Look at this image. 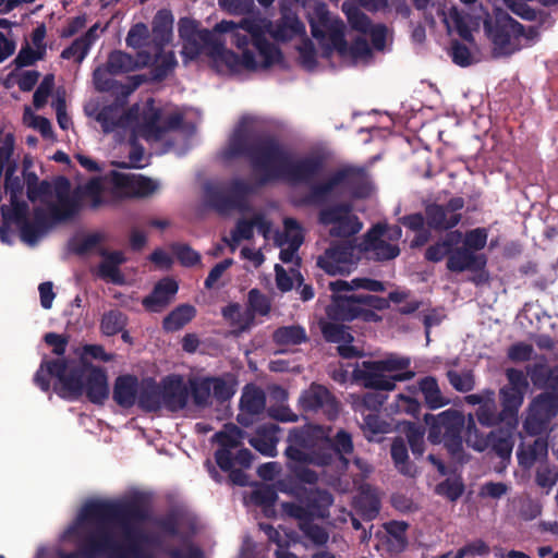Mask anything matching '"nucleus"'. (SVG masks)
<instances>
[{"label": "nucleus", "instance_id": "1", "mask_svg": "<svg viewBox=\"0 0 558 558\" xmlns=\"http://www.w3.org/2000/svg\"><path fill=\"white\" fill-rule=\"evenodd\" d=\"M226 156L230 159L246 158L252 169L259 174V186L280 180L292 185H307L308 191L293 199L295 207L323 206L333 196L342 194H348L352 199H364L372 193V184L364 168L344 166L324 181L316 182L326 166L322 155L293 159L290 150L275 136L256 135L244 128L234 130Z\"/></svg>", "mask_w": 558, "mask_h": 558}, {"label": "nucleus", "instance_id": "2", "mask_svg": "<svg viewBox=\"0 0 558 558\" xmlns=\"http://www.w3.org/2000/svg\"><path fill=\"white\" fill-rule=\"evenodd\" d=\"M49 377L57 378L53 390L64 400H80L85 395L89 402L101 405L109 398L106 371L84 359L44 360L34 375V383L40 390L48 392L51 387Z\"/></svg>", "mask_w": 558, "mask_h": 558}, {"label": "nucleus", "instance_id": "3", "mask_svg": "<svg viewBox=\"0 0 558 558\" xmlns=\"http://www.w3.org/2000/svg\"><path fill=\"white\" fill-rule=\"evenodd\" d=\"M80 517L83 521H101L116 524L122 532L121 549L124 558L137 551L146 541L141 524L148 519V511L138 499L125 501L93 500L86 502Z\"/></svg>", "mask_w": 558, "mask_h": 558}, {"label": "nucleus", "instance_id": "4", "mask_svg": "<svg viewBox=\"0 0 558 558\" xmlns=\"http://www.w3.org/2000/svg\"><path fill=\"white\" fill-rule=\"evenodd\" d=\"M323 429L318 426L294 427L288 434L284 454L288 468L302 483L314 485L318 474L310 465L327 466L333 462V454L318 446Z\"/></svg>", "mask_w": 558, "mask_h": 558}, {"label": "nucleus", "instance_id": "5", "mask_svg": "<svg viewBox=\"0 0 558 558\" xmlns=\"http://www.w3.org/2000/svg\"><path fill=\"white\" fill-rule=\"evenodd\" d=\"M410 365V357L391 354L384 360L356 363L352 377L365 388L391 391L396 388L397 381H407L415 376V373L409 369Z\"/></svg>", "mask_w": 558, "mask_h": 558}, {"label": "nucleus", "instance_id": "6", "mask_svg": "<svg viewBox=\"0 0 558 558\" xmlns=\"http://www.w3.org/2000/svg\"><path fill=\"white\" fill-rule=\"evenodd\" d=\"M332 292L330 304L326 307V315L330 320L350 323L360 319L365 323H378L381 317L376 311L389 308L385 298L368 293L330 289Z\"/></svg>", "mask_w": 558, "mask_h": 558}, {"label": "nucleus", "instance_id": "7", "mask_svg": "<svg viewBox=\"0 0 558 558\" xmlns=\"http://www.w3.org/2000/svg\"><path fill=\"white\" fill-rule=\"evenodd\" d=\"M461 242V231H449L425 250L424 257L430 263H439L446 258V268L450 272L484 271L487 256L484 253L471 252Z\"/></svg>", "mask_w": 558, "mask_h": 558}, {"label": "nucleus", "instance_id": "8", "mask_svg": "<svg viewBox=\"0 0 558 558\" xmlns=\"http://www.w3.org/2000/svg\"><path fill=\"white\" fill-rule=\"evenodd\" d=\"M428 440L434 445L442 444L451 457L463 452V440L466 441L468 416L457 410H446L438 415H426Z\"/></svg>", "mask_w": 558, "mask_h": 558}, {"label": "nucleus", "instance_id": "9", "mask_svg": "<svg viewBox=\"0 0 558 558\" xmlns=\"http://www.w3.org/2000/svg\"><path fill=\"white\" fill-rule=\"evenodd\" d=\"M253 193V185L240 178L232 179L228 183L216 182L204 185L205 204L219 215H228L233 210H246L247 197Z\"/></svg>", "mask_w": 558, "mask_h": 558}, {"label": "nucleus", "instance_id": "10", "mask_svg": "<svg viewBox=\"0 0 558 558\" xmlns=\"http://www.w3.org/2000/svg\"><path fill=\"white\" fill-rule=\"evenodd\" d=\"M235 31L241 35H246L248 44L252 43L257 50L262 58L260 68L267 69L282 59L281 50L266 38L265 27L256 20L243 19L239 24L223 20L215 26V32L230 34V37H232V32Z\"/></svg>", "mask_w": 558, "mask_h": 558}, {"label": "nucleus", "instance_id": "11", "mask_svg": "<svg viewBox=\"0 0 558 558\" xmlns=\"http://www.w3.org/2000/svg\"><path fill=\"white\" fill-rule=\"evenodd\" d=\"M244 437L243 429L233 423H227L211 438L214 442L218 444V449L215 451L217 465L223 472H229L230 482L238 486H246L248 483V476L242 470L233 468L232 451L242 446Z\"/></svg>", "mask_w": 558, "mask_h": 558}, {"label": "nucleus", "instance_id": "12", "mask_svg": "<svg viewBox=\"0 0 558 558\" xmlns=\"http://www.w3.org/2000/svg\"><path fill=\"white\" fill-rule=\"evenodd\" d=\"M230 43L242 51L241 56L230 49H227L225 43H222L217 35L204 52L216 64H223L231 72H236L241 68L248 71H255L260 68V64L255 58L254 51L248 48V38L246 35H241V33L236 31L232 32Z\"/></svg>", "mask_w": 558, "mask_h": 558}, {"label": "nucleus", "instance_id": "13", "mask_svg": "<svg viewBox=\"0 0 558 558\" xmlns=\"http://www.w3.org/2000/svg\"><path fill=\"white\" fill-rule=\"evenodd\" d=\"M517 427H500L486 435L480 433L472 414H468L466 445L478 452L489 450L502 461L510 460L514 446L513 430Z\"/></svg>", "mask_w": 558, "mask_h": 558}, {"label": "nucleus", "instance_id": "14", "mask_svg": "<svg viewBox=\"0 0 558 558\" xmlns=\"http://www.w3.org/2000/svg\"><path fill=\"white\" fill-rule=\"evenodd\" d=\"M484 28L494 44V51L498 56H511L520 50V38L523 25L511 17L507 12L498 10L495 20L486 19Z\"/></svg>", "mask_w": 558, "mask_h": 558}, {"label": "nucleus", "instance_id": "15", "mask_svg": "<svg viewBox=\"0 0 558 558\" xmlns=\"http://www.w3.org/2000/svg\"><path fill=\"white\" fill-rule=\"evenodd\" d=\"M83 522V520L80 518ZM87 524H95L80 541L83 558H124L121 544L114 538L108 522L84 521Z\"/></svg>", "mask_w": 558, "mask_h": 558}, {"label": "nucleus", "instance_id": "16", "mask_svg": "<svg viewBox=\"0 0 558 558\" xmlns=\"http://www.w3.org/2000/svg\"><path fill=\"white\" fill-rule=\"evenodd\" d=\"M318 222L331 226L329 234L333 238H351L357 234L363 225L359 217L352 214L353 206L349 202H337L319 206Z\"/></svg>", "mask_w": 558, "mask_h": 558}, {"label": "nucleus", "instance_id": "17", "mask_svg": "<svg viewBox=\"0 0 558 558\" xmlns=\"http://www.w3.org/2000/svg\"><path fill=\"white\" fill-rule=\"evenodd\" d=\"M355 252L351 241L333 243L317 258L316 265L330 276L349 275L359 260Z\"/></svg>", "mask_w": 558, "mask_h": 558}, {"label": "nucleus", "instance_id": "18", "mask_svg": "<svg viewBox=\"0 0 558 558\" xmlns=\"http://www.w3.org/2000/svg\"><path fill=\"white\" fill-rule=\"evenodd\" d=\"M80 191H72L70 180L64 175H59L56 185L57 202L47 203V208L51 213L54 221L62 223L72 220L82 209L80 202Z\"/></svg>", "mask_w": 558, "mask_h": 558}, {"label": "nucleus", "instance_id": "19", "mask_svg": "<svg viewBox=\"0 0 558 558\" xmlns=\"http://www.w3.org/2000/svg\"><path fill=\"white\" fill-rule=\"evenodd\" d=\"M197 21L182 17L178 23V32L183 40L182 54L190 60L197 59L209 46L216 34L209 29H201Z\"/></svg>", "mask_w": 558, "mask_h": 558}, {"label": "nucleus", "instance_id": "20", "mask_svg": "<svg viewBox=\"0 0 558 558\" xmlns=\"http://www.w3.org/2000/svg\"><path fill=\"white\" fill-rule=\"evenodd\" d=\"M465 205L464 198L451 197L446 204H429L425 207L426 223L435 231H453L462 219L459 213Z\"/></svg>", "mask_w": 558, "mask_h": 558}, {"label": "nucleus", "instance_id": "21", "mask_svg": "<svg viewBox=\"0 0 558 558\" xmlns=\"http://www.w3.org/2000/svg\"><path fill=\"white\" fill-rule=\"evenodd\" d=\"M558 413V398L550 393H539L530 403L524 421L525 432L532 436L542 434Z\"/></svg>", "mask_w": 558, "mask_h": 558}, {"label": "nucleus", "instance_id": "22", "mask_svg": "<svg viewBox=\"0 0 558 558\" xmlns=\"http://www.w3.org/2000/svg\"><path fill=\"white\" fill-rule=\"evenodd\" d=\"M299 405L305 413L322 412L329 421L337 418L339 402L336 397L323 385L313 383L299 398Z\"/></svg>", "mask_w": 558, "mask_h": 558}, {"label": "nucleus", "instance_id": "23", "mask_svg": "<svg viewBox=\"0 0 558 558\" xmlns=\"http://www.w3.org/2000/svg\"><path fill=\"white\" fill-rule=\"evenodd\" d=\"M465 403L470 405H478L474 416V422L483 427H495L500 423H505V417L497 409L495 390L487 388L477 393L466 395Z\"/></svg>", "mask_w": 558, "mask_h": 558}, {"label": "nucleus", "instance_id": "24", "mask_svg": "<svg viewBox=\"0 0 558 558\" xmlns=\"http://www.w3.org/2000/svg\"><path fill=\"white\" fill-rule=\"evenodd\" d=\"M190 391L181 375L171 374L161 379L162 408L178 412L187 405Z\"/></svg>", "mask_w": 558, "mask_h": 558}, {"label": "nucleus", "instance_id": "25", "mask_svg": "<svg viewBox=\"0 0 558 558\" xmlns=\"http://www.w3.org/2000/svg\"><path fill=\"white\" fill-rule=\"evenodd\" d=\"M281 508L288 517L299 521V529L313 544L317 546L327 544L329 534L326 529L313 523L315 518H311V514L304 511L299 504L282 502Z\"/></svg>", "mask_w": 558, "mask_h": 558}, {"label": "nucleus", "instance_id": "26", "mask_svg": "<svg viewBox=\"0 0 558 558\" xmlns=\"http://www.w3.org/2000/svg\"><path fill=\"white\" fill-rule=\"evenodd\" d=\"M385 227L374 226L364 236L360 251L369 254V258L377 262H385L396 258L400 254V248L396 244L383 240Z\"/></svg>", "mask_w": 558, "mask_h": 558}, {"label": "nucleus", "instance_id": "27", "mask_svg": "<svg viewBox=\"0 0 558 558\" xmlns=\"http://www.w3.org/2000/svg\"><path fill=\"white\" fill-rule=\"evenodd\" d=\"M153 57L148 51L141 50L133 57L122 50H113L109 53L106 64L111 75H120L147 66Z\"/></svg>", "mask_w": 558, "mask_h": 558}, {"label": "nucleus", "instance_id": "28", "mask_svg": "<svg viewBox=\"0 0 558 558\" xmlns=\"http://www.w3.org/2000/svg\"><path fill=\"white\" fill-rule=\"evenodd\" d=\"M178 289V282L173 278H162L155 284L150 294L143 299V306L149 312L159 313L169 305Z\"/></svg>", "mask_w": 558, "mask_h": 558}, {"label": "nucleus", "instance_id": "29", "mask_svg": "<svg viewBox=\"0 0 558 558\" xmlns=\"http://www.w3.org/2000/svg\"><path fill=\"white\" fill-rule=\"evenodd\" d=\"M266 31L276 40L287 43L305 33V26L294 13H283L275 23L269 22Z\"/></svg>", "mask_w": 558, "mask_h": 558}, {"label": "nucleus", "instance_id": "30", "mask_svg": "<svg viewBox=\"0 0 558 558\" xmlns=\"http://www.w3.org/2000/svg\"><path fill=\"white\" fill-rule=\"evenodd\" d=\"M102 260L98 265L97 276L113 284H124L125 279L120 270V266L126 262V257L121 251H107L102 248L99 252Z\"/></svg>", "mask_w": 558, "mask_h": 558}, {"label": "nucleus", "instance_id": "31", "mask_svg": "<svg viewBox=\"0 0 558 558\" xmlns=\"http://www.w3.org/2000/svg\"><path fill=\"white\" fill-rule=\"evenodd\" d=\"M138 388L140 381L135 375H120L113 383L112 399L119 407L130 409L137 402Z\"/></svg>", "mask_w": 558, "mask_h": 558}, {"label": "nucleus", "instance_id": "32", "mask_svg": "<svg viewBox=\"0 0 558 558\" xmlns=\"http://www.w3.org/2000/svg\"><path fill=\"white\" fill-rule=\"evenodd\" d=\"M114 185L135 197H147L158 189L154 180L142 174L117 173Z\"/></svg>", "mask_w": 558, "mask_h": 558}, {"label": "nucleus", "instance_id": "33", "mask_svg": "<svg viewBox=\"0 0 558 558\" xmlns=\"http://www.w3.org/2000/svg\"><path fill=\"white\" fill-rule=\"evenodd\" d=\"M137 405L145 412H157L162 408L161 381L147 377L140 381Z\"/></svg>", "mask_w": 558, "mask_h": 558}, {"label": "nucleus", "instance_id": "34", "mask_svg": "<svg viewBox=\"0 0 558 558\" xmlns=\"http://www.w3.org/2000/svg\"><path fill=\"white\" fill-rule=\"evenodd\" d=\"M279 427L276 424H263L257 427L255 435L248 439L250 445L267 457L277 454V432Z\"/></svg>", "mask_w": 558, "mask_h": 558}, {"label": "nucleus", "instance_id": "35", "mask_svg": "<svg viewBox=\"0 0 558 558\" xmlns=\"http://www.w3.org/2000/svg\"><path fill=\"white\" fill-rule=\"evenodd\" d=\"M501 414L505 417V424L510 427L518 426V413L524 400V392L514 388L502 387L499 391Z\"/></svg>", "mask_w": 558, "mask_h": 558}, {"label": "nucleus", "instance_id": "36", "mask_svg": "<svg viewBox=\"0 0 558 558\" xmlns=\"http://www.w3.org/2000/svg\"><path fill=\"white\" fill-rule=\"evenodd\" d=\"M305 506L301 508L311 514V518L324 519L329 514V508L333 502V496L327 489H310L305 494Z\"/></svg>", "mask_w": 558, "mask_h": 558}, {"label": "nucleus", "instance_id": "37", "mask_svg": "<svg viewBox=\"0 0 558 558\" xmlns=\"http://www.w3.org/2000/svg\"><path fill=\"white\" fill-rule=\"evenodd\" d=\"M326 442L328 447L324 450H329L333 454V460L338 458L343 470H348L350 464L348 456L352 454L354 450L351 434L344 429H339L335 436L326 437Z\"/></svg>", "mask_w": 558, "mask_h": 558}, {"label": "nucleus", "instance_id": "38", "mask_svg": "<svg viewBox=\"0 0 558 558\" xmlns=\"http://www.w3.org/2000/svg\"><path fill=\"white\" fill-rule=\"evenodd\" d=\"M173 16L171 11L159 10L151 25L153 41L158 50H162L163 46L170 43L172 38Z\"/></svg>", "mask_w": 558, "mask_h": 558}, {"label": "nucleus", "instance_id": "39", "mask_svg": "<svg viewBox=\"0 0 558 558\" xmlns=\"http://www.w3.org/2000/svg\"><path fill=\"white\" fill-rule=\"evenodd\" d=\"M547 453V440L543 437H537L532 442H521L517 456L520 465L531 468L536 461L546 458Z\"/></svg>", "mask_w": 558, "mask_h": 558}, {"label": "nucleus", "instance_id": "40", "mask_svg": "<svg viewBox=\"0 0 558 558\" xmlns=\"http://www.w3.org/2000/svg\"><path fill=\"white\" fill-rule=\"evenodd\" d=\"M162 111L149 99L143 111L142 134L146 140L160 141Z\"/></svg>", "mask_w": 558, "mask_h": 558}, {"label": "nucleus", "instance_id": "41", "mask_svg": "<svg viewBox=\"0 0 558 558\" xmlns=\"http://www.w3.org/2000/svg\"><path fill=\"white\" fill-rule=\"evenodd\" d=\"M185 518L182 508H171L166 514L154 519L153 524L165 535L170 537L180 536V526Z\"/></svg>", "mask_w": 558, "mask_h": 558}, {"label": "nucleus", "instance_id": "42", "mask_svg": "<svg viewBox=\"0 0 558 558\" xmlns=\"http://www.w3.org/2000/svg\"><path fill=\"white\" fill-rule=\"evenodd\" d=\"M177 64L178 62L172 51L163 52V49H157L149 71V81L155 83L162 82L173 71Z\"/></svg>", "mask_w": 558, "mask_h": 558}, {"label": "nucleus", "instance_id": "43", "mask_svg": "<svg viewBox=\"0 0 558 558\" xmlns=\"http://www.w3.org/2000/svg\"><path fill=\"white\" fill-rule=\"evenodd\" d=\"M196 316V308L190 304H181L172 310L162 320V328L168 332L182 329Z\"/></svg>", "mask_w": 558, "mask_h": 558}, {"label": "nucleus", "instance_id": "44", "mask_svg": "<svg viewBox=\"0 0 558 558\" xmlns=\"http://www.w3.org/2000/svg\"><path fill=\"white\" fill-rule=\"evenodd\" d=\"M272 340L277 345H298L305 343L308 338L304 327L291 325L278 327L272 333Z\"/></svg>", "mask_w": 558, "mask_h": 558}, {"label": "nucleus", "instance_id": "45", "mask_svg": "<svg viewBox=\"0 0 558 558\" xmlns=\"http://www.w3.org/2000/svg\"><path fill=\"white\" fill-rule=\"evenodd\" d=\"M418 387L424 396L425 403L432 410L439 409L449 403L442 397L437 379L433 376H426L418 381Z\"/></svg>", "mask_w": 558, "mask_h": 558}, {"label": "nucleus", "instance_id": "46", "mask_svg": "<svg viewBox=\"0 0 558 558\" xmlns=\"http://www.w3.org/2000/svg\"><path fill=\"white\" fill-rule=\"evenodd\" d=\"M329 289L355 291L363 289L369 292H384L386 290L383 281L371 278H354L351 281L338 279L329 282Z\"/></svg>", "mask_w": 558, "mask_h": 558}, {"label": "nucleus", "instance_id": "47", "mask_svg": "<svg viewBox=\"0 0 558 558\" xmlns=\"http://www.w3.org/2000/svg\"><path fill=\"white\" fill-rule=\"evenodd\" d=\"M189 391L193 403L199 408H206L211 404V379L210 376L202 378H191L189 380Z\"/></svg>", "mask_w": 558, "mask_h": 558}, {"label": "nucleus", "instance_id": "48", "mask_svg": "<svg viewBox=\"0 0 558 558\" xmlns=\"http://www.w3.org/2000/svg\"><path fill=\"white\" fill-rule=\"evenodd\" d=\"M266 407L265 392L257 387H245L240 399V410L253 414H262Z\"/></svg>", "mask_w": 558, "mask_h": 558}, {"label": "nucleus", "instance_id": "49", "mask_svg": "<svg viewBox=\"0 0 558 558\" xmlns=\"http://www.w3.org/2000/svg\"><path fill=\"white\" fill-rule=\"evenodd\" d=\"M221 314L222 317L240 332L250 330L254 325L252 315L247 314L246 310L242 312L239 303H230L222 307Z\"/></svg>", "mask_w": 558, "mask_h": 558}, {"label": "nucleus", "instance_id": "50", "mask_svg": "<svg viewBox=\"0 0 558 558\" xmlns=\"http://www.w3.org/2000/svg\"><path fill=\"white\" fill-rule=\"evenodd\" d=\"M271 311L270 299L263 293L259 289H251L247 293L246 312L252 315L253 324H255V317L267 316Z\"/></svg>", "mask_w": 558, "mask_h": 558}, {"label": "nucleus", "instance_id": "51", "mask_svg": "<svg viewBox=\"0 0 558 558\" xmlns=\"http://www.w3.org/2000/svg\"><path fill=\"white\" fill-rule=\"evenodd\" d=\"M320 330L324 339L330 343H352L354 340L348 327L335 320L322 323Z\"/></svg>", "mask_w": 558, "mask_h": 558}, {"label": "nucleus", "instance_id": "52", "mask_svg": "<svg viewBox=\"0 0 558 558\" xmlns=\"http://www.w3.org/2000/svg\"><path fill=\"white\" fill-rule=\"evenodd\" d=\"M390 454L398 471L403 475H413L414 468L409 461L408 448L402 438H396L390 448Z\"/></svg>", "mask_w": 558, "mask_h": 558}, {"label": "nucleus", "instance_id": "53", "mask_svg": "<svg viewBox=\"0 0 558 558\" xmlns=\"http://www.w3.org/2000/svg\"><path fill=\"white\" fill-rule=\"evenodd\" d=\"M277 499V490L268 484L259 485L251 493V501L255 506L260 507L266 514L269 511H274Z\"/></svg>", "mask_w": 558, "mask_h": 558}, {"label": "nucleus", "instance_id": "54", "mask_svg": "<svg viewBox=\"0 0 558 558\" xmlns=\"http://www.w3.org/2000/svg\"><path fill=\"white\" fill-rule=\"evenodd\" d=\"M342 12L345 14L350 27L359 33L367 34L373 25L371 19L356 5L344 2Z\"/></svg>", "mask_w": 558, "mask_h": 558}, {"label": "nucleus", "instance_id": "55", "mask_svg": "<svg viewBox=\"0 0 558 558\" xmlns=\"http://www.w3.org/2000/svg\"><path fill=\"white\" fill-rule=\"evenodd\" d=\"M284 228L288 232L298 231L296 234H293L290 239V245L288 248H282L279 253V258L283 263H291L293 260L295 252L299 250L301 244L303 243V235L301 234V226L293 218L284 219Z\"/></svg>", "mask_w": 558, "mask_h": 558}, {"label": "nucleus", "instance_id": "56", "mask_svg": "<svg viewBox=\"0 0 558 558\" xmlns=\"http://www.w3.org/2000/svg\"><path fill=\"white\" fill-rule=\"evenodd\" d=\"M362 429L368 441H379L380 436L388 433L389 424L378 414L369 413L363 418Z\"/></svg>", "mask_w": 558, "mask_h": 558}, {"label": "nucleus", "instance_id": "57", "mask_svg": "<svg viewBox=\"0 0 558 558\" xmlns=\"http://www.w3.org/2000/svg\"><path fill=\"white\" fill-rule=\"evenodd\" d=\"M353 506L362 518L368 521L375 519L380 510L379 499L372 494H361L355 497Z\"/></svg>", "mask_w": 558, "mask_h": 558}, {"label": "nucleus", "instance_id": "58", "mask_svg": "<svg viewBox=\"0 0 558 558\" xmlns=\"http://www.w3.org/2000/svg\"><path fill=\"white\" fill-rule=\"evenodd\" d=\"M96 120L100 123L105 133H111L117 128L123 125V117L119 116L117 105L104 106L97 113Z\"/></svg>", "mask_w": 558, "mask_h": 558}, {"label": "nucleus", "instance_id": "59", "mask_svg": "<svg viewBox=\"0 0 558 558\" xmlns=\"http://www.w3.org/2000/svg\"><path fill=\"white\" fill-rule=\"evenodd\" d=\"M126 325V316L119 310H111L102 315L100 329L106 336L121 332Z\"/></svg>", "mask_w": 558, "mask_h": 558}, {"label": "nucleus", "instance_id": "60", "mask_svg": "<svg viewBox=\"0 0 558 558\" xmlns=\"http://www.w3.org/2000/svg\"><path fill=\"white\" fill-rule=\"evenodd\" d=\"M464 489L465 486L460 477H448L436 485L435 494L454 502L463 495Z\"/></svg>", "mask_w": 558, "mask_h": 558}, {"label": "nucleus", "instance_id": "61", "mask_svg": "<svg viewBox=\"0 0 558 558\" xmlns=\"http://www.w3.org/2000/svg\"><path fill=\"white\" fill-rule=\"evenodd\" d=\"M111 76L112 75L109 73L107 64L96 68L93 73L95 88L101 93L118 95L119 82Z\"/></svg>", "mask_w": 558, "mask_h": 558}, {"label": "nucleus", "instance_id": "62", "mask_svg": "<svg viewBox=\"0 0 558 558\" xmlns=\"http://www.w3.org/2000/svg\"><path fill=\"white\" fill-rule=\"evenodd\" d=\"M488 233L485 228H475L462 233L461 244L471 252L481 253L487 244Z\"/></svg>", "mask_w": 558, "mask_h": 558}, {"label": "nucleus", "instance_id": "63", "mask_svg": "<svg viewBox=\"0 0 558 558\" xmlns=\"http://www.w3.org/2000/svg\"><path fill=\"white\" fill-rule=\"evenodd\" d=\"M171 251L180 264L185 267H193L201 263L199 253L194 251L189 244L174 243L171 245Z\"/></svg>", "mask_w": 558, "mask_h": 558}, {"label": "nucleus", "instance_id": "64", "mask_svg": "<svg viewBox=\"0 0 558 558\" xmlns=\"http://www.w3.org/2000/svg\"><path fill=\"white\" fill-rule=\"evenodd\" d=\"M447 378L450 385L459 392H469L474 389L475 380L471 372L458 373L457 371H448Z\"/></svg>", "mask_w": 558, "mask_h": 558}]
</instances>
